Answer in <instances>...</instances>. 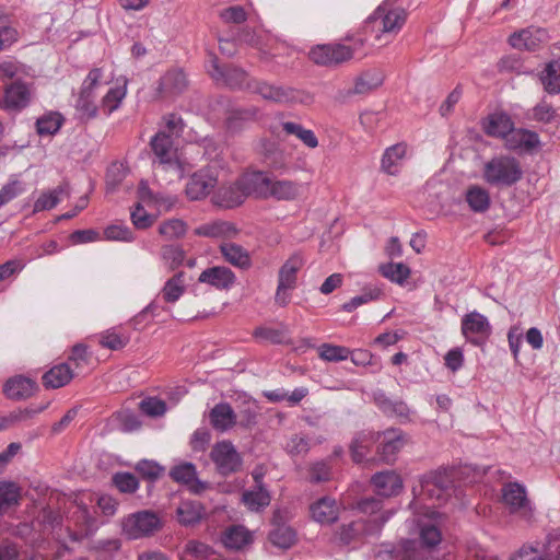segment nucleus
Wrapping results in <instances>:
<instances>
[{"label": "nucleus", "instance_id": "1", "mask_svg": "<svg viewBox=\"0 0 560 560\" xmlns=\"http://www.w3.org/2000/svg\"><path fill=\"white\" fill-rule=\"evenodd\" d=\"M417 526L420 530L421 544L415 540L404 541L394 552L395 560H425L429 548L435 547L441 541V515L431 508H423L417 512Z\"/></svg>", "mask_w": 560, "mask_h": 560}, {"label": "nucleus", "instance_id": "2", "mask_svg": "<svg viewBox=\"0 0 560 560\" xmlns=\"http://www.w3.org/2000/svg\"><path fill=\"white\" fill-rule=\"evenodd\" d=\"M521 162L512 155L492 156L482 166V179L492 187L506 188L518 183L523 177Z\"/></svg>", "mask_w": 560, "mask_h": 560}, {"label": "nucleus", "instance_id": "3", "mask_svg": "<svg viewBox=\"0 0 560 560\" xmlns=\"http://www.w3.org/2000/svg\"><path fill=\"white\" fill-rule=\"evenodd\" d=\"M249 92L260 95L264 100L279 104H311L313 96L301 90L290 86L275 85L266 81L254 79Z\"/></svg>", "mask_w": 560, "mask_h": 560}, {"label": "nucleus", "instance_id": "4", "mask_svg": "<svg viewBox=\"0 0 560 560\" xmlns=\"http://www.w3.org/2000/svg\"><path fill=\"white\" fill-rule=\"evenodd\" d=\"M406 18L405 10L390 8L386 2H383L369 18V24H371L374 32L380 33L376 36L377 39L384 36L389 42L402 28Z\"/></svg>", "mask_w": 560, "mask_h": 560}, {"label": "nucleus", "instance_id": "5", "mask_svg": "<svg viewBox=\"0 0 560 560\" xmlns=\"http://www.w3.org/2000/svg\"><path fill=\"white\" fill-rule=\"evenodd\" d=\"M305 264L304 257L300 253L292 254L280 267L278 272V287L275 294V301L279 305H287L290 300L289 291L296 285L298 272Z\"/></svg>", "mask_w": 560, "mask_h": 560}, {"label": "nucleus", "instance_id": "6", "mask_svg": "<svg viewBox=\"0 0 560 560\" xmlns=\"http://www.w3.org/2000/svg\"><path fill=\"white\" fill-rule=\"evenodd\" d=\"M208 73L218 83L231 89L238 90H250V84L254 79L241 68L236 67H221L219 59L215 56H211L208 61Z\"/></svg>", "mask_w": 560, "mask_h": 560}, {"label": "nucleus", "instance_id": "7", "mask_svg": "<svg viewBox=\"0 0 560 560\" xmlns=\"http://www.w3.org/2000/svg\"><path fill=\"white\" fill-rule=\"evenodd\" d=\"M161 527L162 521L159 515L148 510L130 514L122 521V532L129 539L151 536Z\"/></svg>", "mask_w": 560, "mask_h": 560}, {"label": "nucleus", "instance_id": "8", "mask_svg": "<svg viewBox=\"0 0 560 560\" xmlns=\"http://www.w3.org/2000/svg\"><path fill=\"white\" fill-rule=\"evenodd\" d=\"M388 516L382 514L373 518H360L347 525H342L338 532V539L341 544L348 545L368 536L377 535Z\"/></svg>", "mask_w": 560, "mask_h": 560}, {"label": "nucleus", "instance_id": "9", "mask_svg": "<svg viewBox=\"0 0 560 560\" xmlns=\"http://www.w3.org/2000/svg\"><path fill=\"white\" fill-rule=\"evenodd\" d=\"M217 471L221 476H230L241 470L243 458L231 441L217 442L210 452Z\"/></svg>", "mask_w": 560, "mask_h": 560}, {"label": "nucleus", "instance_id": "10", "mask_svg": "<svg viewBox=\"0 0 560 560\" xmlns=\"http://www.w3.org/2000/svg\"><path fill=\"white\" fill-rule=\"evenodd\" d=\"M453 477L446 470L425 474L420 480V495L428 500L445 501L452 493Z\"/></svg>", "mask_w": 560, "mask_h": 560}, {"label": "nucleus", "instance_id": "11", "mask_svg": "<svg viewBox=\"0 0 560 560\" xmlns=\"http://www.w3.org/2000/svg\"><path fill=\"white\" fill-rule=\"evenodd\" d=\"M363 40L358 39L353 47L334 44V45H320L313 48L310 52L311 59L323 66L338 65L347 61L353 57L354 50L358 46H362Z\"/></svg>", "mask_w": 560, "mask_h": 560}, {"label": "nucleus", "instance_id": "12", "mask_svg": "<svg viewBox=\"0 0 560 560\" xmlns=\"http://www.w3.org/2000/svg\"><path fill=\"white\" fill-rule=\"evenodd\" d=\"M218 183V174L213 167L202 168L192 174L186 185V195L191 200L207 197Z\"/></svg>", "mask_w": 560, "mask_h": 560}, {"label": "nucleus", "instance_id": "13", "mask_svg": "<svg viewBox=\"0 0 560 560\" xmlns=\"http://www.w3.org/2000/svg\"><path fill=\"white\" fill-rule=\"evenodd\" d=\"M504 503L510 508L511 513L520 514L525 520H530L533 509L527 499L525 487L517 482H510L502 489Z\"/></svg>", "mask_w": 560, "mask_h": 560}, {"label": "nucleus", "instance_id": "14", "mask_svg": "<svg viewBox=\"0 0 560 560\" xmlns=\"http://www.w3.org/2000/svg\"><path fill=\"white\" fill-rule=\"evenodd\" d=\"M151 149L161 164H177V148L175 139L167 136L166 130H160L150 142Z\"/></svg>", "mask_w": 560, "mask_h": 560}, {"label": "nucleus", "instance_id": "15", "mask_svg": "<svg viewBox=\"0 0 560 560\" xmlns=\"http://www.w3.org/2000/svg\"><path fill=\"white\" fill-rule=\"evenodd\" d=\"M462 332L475 346H482L491 335V326L487 317H464Z\"/></svg>", "mask_w": 560, "mask_h": 560}, {"label": "nucleus", "instance_id": "16", "mask_svg": "<svg viewBox=\"0 0 560 560\" xmlns=\"http://www.w3.org/2000/svg\"><path fill=\"white\" fill-rule=\"evenodd\" d=\"M548 38L547 31L539 27H527L512 34L509 43L515 49L536 50Z\"/></svg>", "mask_w": 560, "mask_h": 560}, {"label": "nucleus", "instance_id": "17", "mask_svg": "<svg viewBox=\"0 0 560 560\" xmlns=\"http://www.w3.org/2000/svg\"><path fill=\"white\" fill-rule=\"evenodd\" d=\"M240 179L247 198H268L270 177L265 172H247L241 175Z\"/></svg>", "mask_w": 560, "mask_h": 560}, {"label": "nucleus", "instance_id": "18", "mask_svg": "<svg viewBox=\"0 0 560 560\" xmlns=\"http://www.w3.org/2000/svg\"><path fill=\"white\" fill-rule=\"evenodd\" d=\"M170 476L176 482L184 483L196 494L203 492L208 485L197 478L196 466L191 463H184L173 467Z\"/></svg>", "mask_w": 560, "mask_h": 560}, {"label": "nucleus", "instance_id": "19", "mask_svg": "<svg viewBox=\"0 0 560 560\" xmlns=\"http://www.w3.org/2000/svg\"><path fill=\"white\" fill-rule=\"evenodd\" d=\"M310 510L315 522L323 525H330L338 520L340 505L334 498L323 497L314 502Z\"/></svg>", "mask_w": 560, "mask_h": 560}, {"label": "nucleus", "instance_id": "20", "mask_svg": "<svg viewBox=\"0 0 560 560\" xmlns=\"http://www.w3.org/2000/svg\"><path fill=\"white\" fill-rule=\"evenodd\" d=\"M371 481L376 493L385 498L397 495L402 489V480L394 470L376 472Z\"/></svg>", "mask_w": 560, "mask_h": 560}, {"label": "nucleus", "instance_id": "21", "mask_svg": "<svg viewBox=\"0 0 560 560\" xmlns=\"http://www.w3.org/2000/svg\"><path fill=\"white\" fill-rule=\"evenodd\" d=\"M198 281L217 290H229L235 282V275L228 267L215 266L203 270L199 275Z\"/></svg>", "mask_w": 560, "mask_h": 560}, {"label": "nucleus", "instance_id": "22", "mask_svg": "<svg viewBox=\"0 0 560 560\" xmlns=\"http://www.w3.org/2000/svg\"><path fill=\"white\" fill-rule=\"evenodd\" d=\"M188 85L185 73L179 69L167 71L159 82L158 92L161 97H173L183 93Z\"/></svg>", "mask_w": 560, "mask_h": 560}, {"label": "nucleus", "instance_id": "23", "mask_svg": "<svg viewBox=\"0 0 560 560\" xmlns=\"http://www.w3.org/2000/svg\"><path fill=\"white\" fill-rule=\"evenodd\" d=\"M258 116V108L250 107H233L226 112L225 127L230 132H240L250 122L255 121Z\"/></svg>", "mask_w": 560, "mask_h": 560}, {"label": "nucleus", "instance_id": "24", "mask_svg": "<svg viewBox=\"0 0 560 560\" xmlns=\"http://www.w3.org/2000/svg\"><path fill=\"white\" fill-rule=\"evenodd\" d=\"M405 442L406 439L401 431L396 429L386 430L383 433L382 442L378 447L382 459L387 464L394 463L396 454L404 446Z\"/></svg>", "mask_w": 560, "mask_h": 560}, {"label": "nucleus", "instance_id": "25", "mask_svg": "<svg viewBox=\"0 0 560 560\" xmlns=\"http://www.w3.org/2000/svg\"><path fill=\"white\" fill-rule=\"evenodd\" d=\"M30 102L28 88L16 81L5 89L3 101L0 107L7 110H16L25 107Z\"/></svg>", "mask_w": 560, "mask_h": 560}, {"label": "nucleus", "instance_id": "26", "mask_svg": "<svg viewBox=\"0 0 560 560\" xmlns=\"http://www.w3.org/2000/svg\"><path fill=\"white\" fill-rule=\"evenodd\" d=\"M209 420L213 429L226 432L236 424V415L230 404L220 402L210 410Z\"/></svg>", "mask_w": 560, "mask_h": 560}, {"label": "nucleus", "instance_id": "27", "mask_svg": "<svg viewBox=\"0 0 560 560\" xmlns=\"http://www.w3.org/2000/svg\"><path fill=\"white\" fill-rule=\"evenodd\" d=\"M253 336L260 342H269L272 345H292L290 330L287 326H259Z\"/></svg>", "mask_w": 560, "mask_h": 560}, {"label": "nucleus", "instance_id": "28", "mask_svg": "<svg viewBox=\"0 0 560 560\" xmlns=\"http://www.w3.org/2000/svg\"><path fill=\"white\" fill-rule=\"evenodd\" d=\"M488 136L505 138L515 130L511 117L505 113L490 114L483 125Z\"/></svg>", "mask_w": 560, "mask_h": 560}, {"label": "nucleus", "instance_id": "29", "mask_svg": "<svg viewBox=\"0 0 560 560\" xmlns=\"http://www.w3.org/2000/svg\"><path fill=\"white\" fill-rule=\"evenodd\" d=\"M247 196L243 191L240 177L232 184L223 186L215 196V202L224 208H234L242 205Z\"/></svg>", "mask_w": 560, "mask_h": 560}, {"label": "nucleus", "instance_id": "30", "mask_svg": "<svg viewBox=\"0 0 560 560\" xmlns=\"http://www.w3.org/2000/svg\"><path fill=\"white\" fill-rule=\"evenodd\" d=\"M254 540L253 533L242 525L229 527L222 537L224 546L233 550H242Z\"/></svg>", "mask_w": 560, "mask_h": 560}, {"label": "nucleus", "instance_id": "31", "mask_svg": "<svg viewBox=\"0 0 560 560\" xmlns=\"http://www.w3.org/2000/svg\"><path fill=\"white\" fill-rule=\"evenodd\" d=\"M74 377V372L69 364L63 362L52 366L43 375V384L46 388H60L66 386Z\"/></svg>", "mask_w": 560, "mask_h": 560}, {"label": "nucleus", "instance_id": "32", "mask_svg": "<svg viewBox=\"0 0 560 560\" xmlns=\"http://www.w3.org/2000/svg\"><path fill=\"white\" fill-rule=\"evenodd\" d=\"M268 198L272 197L277 200H294L301 194L302 185L291 180H273L270 177L268 187Z\"/></svg>", "mask_w": 560, "mask_h": 560}, {"label": "nucleus", "instance_id": "33", "mask_svg": "<svg viewBox=\"0 0 560 560\" xmlns=\"http://www.w3.org/2000/svg\"><path fill=\"white\" fill-rule=\"evenodd\" d=\"M35 389V383L24 376H15L4 384V394L11 399H25L32 396Z\"/></svg>", "mask_w": 560, "mask_h": 560}, {"label": "nucleus", "instance_id": "34", "mask_svg": "<svg viewBox=\"0 0 560 560\" xmlns=\"http://www.w3.org/2000/svg\"><path fill=\"white\" fill-rule=\"evenodd\" d=\"M220 252L224 259L231 265L248 269L250 267V257L246 249L234 243H223L220 245Z\"/></svg>", "mask_w": 560, "mask_h": 560}, {"label": "nucleus", "instance_id": "35", "mask_svg": "<svg viewBox=\"0 0 560 560\" xmlns=\"http://www.w3.org/2000/svg\"><path fill=\"white\" fill-rule=\"evenodd\" d=\"M270 493L265 487L254 486L243 492L242 501L253 512H258L270 504Z\"/></svg>", "mask_w": 560, "mask_h": 560}, {"label": "nucleus", "instance_id": "36", "mask_svg": "<svg viewBox=\"0 0 560 560\" xmlns=\"http://www.w3.org/2000/svg\"><path fill=\"white\" fill-rule=\"evenodd\" d=\"M70 189L67 183H62L55 189L43 192L34 203V212L50 210L57 206L62 196H69Z\"/></svg>", "mask_w": 560, "mask_h": 560}, {"label": "nucleus", "instance_id": "37", "mask_svg": "<svg viewBox=\"0 0 560 560\" xmlns=\"http://www.w3.org/2000/svg\"><path fill=\"white\" fill-rule=\"evenodd\" d=\"M177 520L187 526L198 523L202 515V505L197 501H183L176 510Z\"/></svg>", "mask_w": 560, "mask_h": 560}, {"label": "nucleus", "instance_id": "38", "mask_svg": "<svg viewBox=\"0 0 560 560\" xmlns=\"http://www.w3.org/2000/svg\"><path fill=\"white\" fill-rule=\"evenodd\" d=\"M466 201L469 208L475 212H485L490 207V195L488 190L481 186H470L466 191Z\"/></svg>", "mask_w": 560, "mask_h": 560}, {"label": "nucleus", "instance_id": "39", "mask_svg": "<svg viewBox=\"0 0 560 560\" xmlns=\"http://www.w3.org/2000/svg\"><path fill=\"white\" fill-rule=\"evenodd\" d=\"M195 233L206 237H228L235 235L236 229L229 222L214 221L198 226Z\"/></svg>", "mask_w": 560, "mask_h": 560}, {"label": "nucleus", "instance_id": "40", "mask_svg": "<svg viewBox=\"0 0 560 560\" xmlns=\"http://www.w3.org/2000/svg\"><path fill=\"white\" fill-rule=\"evenodd\" d=\"M384 77L382 72L377 70H371L362 73L354 83L353 89L350 93L353 94H365L382 85Z\"/></svg>", "mask_w": 560, "mask_h": 560}, {"label": "nucleus", "instance_id": "41", "mask_svg": "<svg viewBox=\"0 0 560 560\" xmlns=\"http://www.w3.org/2000/svg\"><path fill=\"white\" fill-rule=\"evenodd\" d=\"M406 145L397 143L388 148L382 159V168L389 175H396L398 173V165L406 155Z\"/></svg>", "mask_w": 560, "mask_h": 560}, {"label": "nucleus", "instance_id": "42", "mask_svg": "<svg viewBox=\"0 0 560 560\" xmlns=\"http://www.w3.org/2000/svg\"><path fill=\"white\" fill-rule=\"evenodd\" d=\"M544 89L549 94L560 93V61L549 62L540 74Z\"/></svg>", "mask_w": 560, "mask_h": 560}, {"label": "nucleus", "instance_id": "43", "mask_svg": "<svg viewBox=\"0 0 560 560\" xmlns=\"http://www.w3.org/2000/svg\"><path fill=\"white\" fill-rule=\"evenodd\" d=\"M185 289V273L180 271L165 282L162 289V296L166 302L173 303L183 295Z\"/></svg>", "mask_w": 560, "mask_h": 560}, {"label": "nucleus", "instance_id": "44", "mask_svg": "<svg viewBox=\"0 0 560 560\" xmlns=\"http://www.w3.org/2000/svg\"><path fill=\"white\" fill-rule=\"evenodd\" d=\"M380 272L392 282L402 285L409 278L410 268L402 262H387L380 266Z\"/></svg>", "mask_w": 560, "mask_h": 560}, {"label": "nucleus", "instance_id": "45", "mask_svg": "<svg viewBox=\"0 0 560 560\" xmlns=\"http://www.w3.org/2000/svg\"><path fill=\"white\" fill-rule=\"evenodd\" d=\"M281 127L287 135L295 136L307 148L315 149L318 145L317 137L311 129H305L302 125L293 121H284Z\"/></svg>", "mask_w": 560, "mask_h": 560}, {"label": "nucleus", "instance_id": "46", "mask_svg": "<svg viewBox=\"0 0 560 560\" xmlns=\"http://www.w3.org/2000/svg\"><path fill=\"white\" fill-rule=\"evenodd\" d=\"M540 144L539 137L536 132L527 129H515L512 132V140H509V148L516 149L523 147L534 149Z\"/></svg>", "mask_w": 560, "mask_h": 560}, {"label": "nucleus", "instance_id": "47", "mask_svg": "<svg viewBox=\"0 0 560 560\" xmlns=\"http://www.w3.org/2000/svg\"><path fill=\"white\" fill-rule=\"evenodd\" d=\"M318 357L327 362L345 361L350 355V349L332 343H323L317 347Z\"/></svg>", "mask_w": 560, "mask_h": 560}, {"label": "nucleus", "instance_id": "48", "mask_svg": "<svg viewBox=\"0 0 560 560\" xmlns=\"http://www.w3.org/2000/svg\"><path fill=\"white\" fill-rule=\"evenodd\" d=\"M121 544L117 538L101 539L91 546L100 560H112L115 553L120 549Z\"/></svg>", "mask_w": 560, "mask_h": 560}, {"label": "nucleus", "instance_id": "49", "mask_svg": "<svg viewBox=\"0 0 560 560\" xmlns=\"http://www.w3.org/2000/svg\"><path fill=\"white\" fill-rule=\"evenodd\" d=\"M63 118L58 113H49L38 118L36 121L37 132L40 136L55 135L61 127Z\"/></svg>", "mask_w": 560, "mask_h": 560}, {"label": "nucleus", "instance_id": "50", "mask_svg": "<svg viewBox=\"0 0 560 560\" xmlns=\"http://www.w3.org/2000/svg\"><path fill=\"white\" fill-rule=\"evenodd\" d=\"M187 225L180 219L163 221L159 226V233L165 240L180 238L186 234Z\"/></svg>", "mask_w": 560, "mask_h": 560}, {"label": "nucleus", "instance_id": "51", "mask_svg": "<svg viewBox=\"0 0 560 560\" xmlns=\"http://www.w3.org/2000/svg\"><path fill=\"white\" fill-rule=\"evenodd\" d=\"M68 361L80 370L88 366L92 361V352L85 343H75L68 355Z\"/></svg>", "mask_w": 560, "mask_h": 560}, {"label": "nucleus", "instance_id": "52", "mask_svg": "<svg viewBox=\"0 0 560 560\" xmlns=\"http://www.w3.org/2000/svg\"><path fill=\"white\" fill-rule=\"evenodd\" d=\"M269 540L279 548L288 549L294 544L295 533L291 527L279 526L270 532Z\"/></svg>", "mask_w": 560, "mask_h": 560}, {"label": "nucleus", "instance_id": "53", "mask_svg": "<svg viewBox=\"0 0 560 560\" xmlns=\"http://www.w3.org/2000/svg\"><path fill=\"white\" fill-rule=\"evenodd\" d=\"M161 256L168 268L174 270L184 262L185 252L179 246L165 245L161 249Z\"/></svg>", "mask_w": 560, "mask_h": 560}, {"label": "nucleus", "instance_id": "54", "mask_svg": "<svg viewBox=\"0 0 560 560\" xmlns=\"http://www.w3.org/2000/svg\"><path fill=\"white\" fill-rule=\"evenodd\" d=\"M98 342L104 348L119 350L127 345L128 338L116 329H108L100 335Z\"/></svg>", "mask_w": 560, "mask_h": 560}, {"label": "nucleus", "instance_id": "55", "mask_svg": "<svg viewBox=\"0 0 560 560\" xmlns=\"http://www.w3.org/2000/svg\"><path fill=\"white\" fill-rule=\"evenodd\" d=\"M20 498L19 488L12 482H0V513L3 509L18 503Z\"/></svg>", "mask_w": 560, "mask_h": 560}, {"label": "nucleus", "instance_id": "56", "mask_svg": "<svg viewBox=\"0 0 560 560\" xmlns=\"http://www.w3.org/2000/svg\"><path fill=\"white\" fill-rule=\"evenodd\" d=\"M125 96V86H115L108 90V92L102 100V106L104 109L107 110V115H110L115 109L119 107Z\"/></svg>", "mask_w": 560, "mask_h": 560}, {"label": "nucleus", "instance_id": "57", "mask_svg": "<svg viewBox=\"0 0 560 560\" xmlns=\"http://www.w3.org/2000/svg\"><path fill=\"white\" fill-rule=\"evenodd\" d=\"M94 98L93 96L79 94L75 108L80 119L90 120L96 117L97 106L94 103Z\"/></svg>", "mask_w": 560, "mask_h": 560}, {"label": "nucleus", "instance_id": "58", "mask_svg": "<svg viewBox=\"0 0 560 560\" xmlns=\"http://www.w3.org/2000/svg\"><path fill=\"white\" fill-rule=\"evenodd\" d=\"M185 128L183 118L177 114H167L163 116V126L160 130H166L167 136L177 139L182 136Z\"/></svg>", "mask_w": 560, "mask_h": 560}, {"label": "nucleus", "instance_id": "59", "mask_svg": "<svg viewBox=\"0 0 560 560\" xmlns=\"http://www.w3.org/2000/svg\"><path fill=\"white\" fill-rule=\"evenodd\" d=\"M381 295V291L378 289H368L364 290L361 294L353 296L349 302L342 305V311L347 313H351L355 311L359 306L376 300Z\"/></svg>", "mask_w": 560, "mask_h": 560}, {"label": "nucleus", "instance_id": "60", "mask_svg": "<svg viewBox=\"0 0 560 560\" xmlns=\"http://www.w3.org/2000/svg\"><path fill=\"white\" fill-rule=\"evenodd\" d=\"M114 485L120 492L133 493L139 488L138 479L130 472H117L113 477Z\"/></svg>", "mask_w": 560, "mask_h": 560}, {"label": "nucleus", "instance_id": "61", "mask_svg": "<svg viewBox=\"0 0 560 560\" xmlns=\"http://www.w3.org/2000/svg\"><path fill=\"white\" fill-rule=\"evenodd\" d=\"M373 439V435L360 433L351 443L350 451L352 459L355 463H361L366 454L368 444Z\"/></svg>", "mask_w": 560, "mask_h": 560}, {"label": "nucleus", "instance_id": "62", "mask_svg": "<svg viewBox=\"0 0 560 560\" xmlns=\"http://www.w3.org/2000/svg\"><path fill=\"white\" fill-rule=\"evenodd\" d=\"M556 115H557V110L545 98H542L533 108V118L540 122L548 124L556 118Z\"/></svg>", "mask_w": 560, "mask_h": 560}, {"label": "nucleus", "instance_id": "63", "mask_svg": "<svg viewBox=\"0 0 560 560\" xmlns=\"http://www.w3.org/2000/svg\"><path fill=\"white\" fill-rule=\"evenodd\" d=\"M141 411L150 417L163 416L166 411V405L163 400L155 397L145 398L140 402Z\"/></svg>", "mask_w": 560, "mask_h": 560}, {"label": "nucleus", "instance_id": "64", "mask_svg": "<svg viewBox=\"0 0 560 560\" xmlns=\"http://www.w3.org/2000/svg\"><path fill=\"white\" fill-rule=\"evenodd\" d=\"M540 560H560V532L549 536L546 553Z\"/></svg>", "mask_w": 560, "mask_h": 560}]
</instances>
